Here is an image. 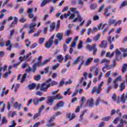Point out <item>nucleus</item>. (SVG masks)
Returning <instances> with one entry per match:
<instances>
[{
    "mask_svg": "<svg viewBox=\"0 0 127 127\" xmlns=\"http://www.w3.org/2000/svg\"><path fill=\"white\" fill-rule=\"evenodd\" d=\"M59 66H60V64L58 63H57L56 64V65H55L53 66L52 69L54 70H56L57 68H58V67H59Z\"/></svg>",
    "mask_w": 127,
    "mask_h": 127,
    "instance_id": "5fc2aeb1",
    "label": "nucleus"
},
{
    "mask_svg": "<svg viewBox=\"0 0 127 127\" xmlns=\"http://www.w3.org/2000/svg\"><path fill=\"white\" fill-rule=\"evenodd\" d=\"M55 100H61L63 99V96H61L59 93L57 94L55 96H54Z\"/></svg>",
    "mask_w": 127,
    "mask_h": 127,
    "instance_id": "4be33fe9",
    "label": "nucleus"
},
{
    "mask_svg": "<svg viewBox=\"0 0 127 127\" xmlns=\"http://www.w3.org/2000/svg\"><path fill=\"white\" fill-rule=\"evenodd\" d=\"M75 16H76V14L75 13H71L70 14V16L68 17V19L69 20H70L71 19H74Z\"/></svg>",
    "mask_w": 127,
    "mask_h": 127,
    "instance_id": "8fccbe9b",
    "label": "nucleus"
},
{
    "mask_svg": "<svg viewBox=\"0 0 127 127\" xmlns=\"http://www.w3.org/2000/svg\"><path fill=\"white\" fill-rule=\"evenodd\" d=\"M100 37H101V35H100V34H98L96 36L94 37L93 39L94 40H95V41H98V40H99Z\"/></svg>",
    "mask_w": 127,
    "mask_h": 127,
    "instance_id": "79ce46f5",
    "label": "nucleus"
},
{
    "mask_svg": "<svg viewBox=\"0 0 127 127\" xmlns=\"http://www.w3.org/2000/svg\"><path fill=\"white\" fill-rule=\"evenodd\" d=\"M34 10V9L33 8H29L27 10V13L28 14V17L29 18H33L34 17V13H33V11Z\"/></svg>",
    "mask_w": 127,
    "mask_h": 127,
    "instance_id": "1a4fd4ad",
    "label": "nucleus"
},
{
    "mask_svg": "<svg viewBox=\"0 0 127 127\" xmlns=\"http://www.w3.org/2000/svg\"><path fill=\"white\" fill-rule=\"evenodd\" d=\"M35 87H36V84L35 83H32L28 86L29 90H33V89H35Z\"/></svg>",
    "mask_w": 127,
    "mask_h": 127,
    "instance_id": "393cba45",
    "label": "nucleus"
},
{
    "mask_svg": "<svg viewBox=\"0 0 127 127\" xmlns=\"http://www.w3.org/2000/svg\"><path fill=\"white\" fill-rule=\"evenodd\" d=\"M43 101H45V97H41L40 98L36 97L33 99V103L34 105L37 106V105H39V103H40V102H43Z\"/></svg>",
    "mask_w": 127,
    "mask_h": 127,
    "instance_id": "39448f33",
    "label": "nucleus"
},
{
    "mask_svg": "<svg viewBox=\"0 0 127 127\" xmlns=\"http://www.w3.org/2000/svg\"><path fill=\"white\" fill-rule=\"evenodd\" d=\"M120 51L123 52V53H127V49H125L124 48H120Z\"/></svg>",
    "mask_w": 127,
    "mask_h": 127,
    "instance_id": "69168bd1",
    "label": "nucleus"
},
{
    "mask_svg": "<svg viewBox=\"0 0 127 127\" xmlns=\"http://www.w3.org/2000/svg\"><path fill=\"white\" fill-rule=\"evenodd\" d=\"M56 117L55 116V115L53 116L50 119V120L48 121L49 123L50 124H51V123H52V122H53V121H54V120H55Z\"/></svg>",
    "mask_w": 127,
    "mask_h": 127,
    "instance_id": "de8ad7c7",
    "label": "nucleus"
},
{
    "mask_svg": "<svg viewBox=\"0 0 127 127\" xmlns=\"http://www.w3.org/2000/svg\"><path fill=\"white\" fill-rule=\"evenodd\" d=\"M81 104H80V108H82L83 106H84V104H85V102L86 101H87V99L85 98V97L83 96L81 97Z\"/></svg>",
    "mask_w": 127,
    "mask_h": 127,
    "instance_id": "5701e85b",
    "label": "nucleus"
},
{
    "mask_svg": "<svg viewBox=\"0 0 127 127\" xmlns=\"http://www.w3.org/2000/svg\"><path fill=\"white\" fill-rule=\"evenodd\" d=\"M41 32V31L40 30H38V31L34 34V37H38L39 35H40V33Z\"/></svg>",
    "mask_w": 127,
    "mask_h": 127,
    "instance_id": "a19ab883",
    "label": "nucleus"
},
{
    "mask_svg": "<svg viewBox=\"0 0 127 127\" xmlns=\"http://www.w3.org/2000/svg\"><path fill=\"white\" fill-rule=\"evenodd\" d=\"M105 69L111 70V69H112V66L111 65L109 64H105L104 66L102 68V71H103L104 73H106L107 71L105 70Z\"/></svg>",
    "mask_w": 127,
    "mask_h": 127,
    "instance_id": "f8f14e48",
    "label": "nucleus"
},
{
    "mask_svg": "<svg viewBox=\"0 0 127 127\" xmlns=\"http://www.w3.org/2000/svg\"><path fill=\"white\" fill-rule=\"evenodd\" d=\"M97 45L96 44L93 45V49L92 50H93V55H96V54L97 53V51H98V49L96 47Z\"/></svg>",
    "mask_w": 127,
    "mask_h": 127,
    "instance_id": "bb28decb",
    "label": "nucleus"
},
{
    "mask_svg": "<svg viewBox=\"0 0 127 127\" xmlns=\"http://www.w3.org/2000/svg\"><path fill=\"white\" fill-rule=\"evenodd\" d=\"M105 7V5L104 4H102L100 8H99V10L98 11V12H102V11H103V10H104V8Z\"/></svg>",
    "mask_w": 127,
    "mask_h": 127,
    "instance_id": "bf43d9fd",
    "label": "nucleus"
},
{
    "mask_svg": "<svg viewBox=\"0 0 127 127\" xmlns=\"http://www.w3.org/2000/svg\"><path fill=\"white\" fill-rule=\"evenodd\" d=\"M40 116H41V113L39 111L38 113H36V114L34 115L33 117L34 120H35V119H37V118L40 117Z\"/></svg>",
    "mask_w": 127,
    "mask_h": 127,
    "instance_id": "ea45409f",
    "label": "nucleus"
},
{
    "mask_svg": "<svg viewBox=\"0 0 127 127\" xmlns=\"http://www.w3.org/2000/svg\"><path fill=\"white\" fill-rule=\"evenodd\" d=\"M50 84H47L46 82H44L41 85L40 90L42 91V92H47V89L50 87Z\"/></svg>",
    "mask_w": 127,
    "mask_h": 127,
    "instance_id": "20e7f679",
    "label": "nucleus"
},
{
    "mask_svg": "<svg viewBox=\"0 0 127 127\" xmlns=\"http://www.w3.org/2000/svg\"><path fill=\"white\" fill-rule=\"evenodd\" d=\"M54 35L51 37V38L49 40V41L47 42L45 44V47H46V48L49 49L50 47H51L52 45L54 44Z\"/></svg>",
    "mask_w": 127,
    "mask_h": 127,
    "instance_id": "7ed1b4c3",
    "label": "nucleus"
},
{
    "mask_svg": "<svg viewBox=\"0 0 127 127\" xmlns=\"http://www.w3.org/2000/svg\"><path fill=\"white\" fill-rule=\"evenodd\" d=\"M86 48L87 49H89V51H93V46H91L90 45H87L86 46Z\"/></svg>",
    "mask_w": 127,
    "mask_h": 127,
    "instance_id": "6e6d98bb",
    "label": "nucleus"
},
{
    "mask_svg": "<svg viewBox=\"0 0 127 127\" xmlns=\"http://www.w3.org/2000/svg\"><path fill=\"white\" fill-rule=\"evenodd\" d=\"M107 46L108 42H107V41L105 40L102 41L101 44L99 45V47H100V48H106Z\"/></svg>",
    "mask_w": 127,
    "mask_h": 127,
    "instance_id": "4468645a",
    "label": "nucleus"
},
{
    "mask_svg": "<svg viewBox=\"0 0 127 127\" xmlns=\"http://www.w3.org/2000/svg\"><path fill=\"white\" fill-rule=\"evenodd\" d=\"M41 79V75L40 74H38L35 76L34 79L35 81H39Z\"/></svg>",
    "mask_w": 127,
    "mask_h": 127,
    "instance_id": "e433bc0d",
    "label": "nucleus"
},
{
    "mask_svg": "<svg viewBox=\"0 0 127 127\" xmlns=\"http://www.w3.org/2000/svg\"><path fill=\"white\" fill-rule=\"evenodd\" d=\"M56 38H58L59 40L61 41L63 40V33H58L56 35Z\"/></svg>",
    "mask_w": 127,
    "mask_h": 127,
    "instance_id": "6ab92c4d",
    "label": "nucleus"
},
{
    "mask_svg": "<svg viewBox=\"0 0 127 127\" xmlns=\"http://www.w3.org/2000/svg\"><path fill=\"white\" fill-rule=\"evenodd\" d=\"M77 4L78 5L83 6V5H84V2L83 1V0H77Z\"/></svg>",
    "mask_w": 127,
    "mask_h": 127,
    "instance_id": "3c124183",
    "label": "nucleus"
},
{
    "mask_svg": "<svg viewBox=\"0 0 127 127\" xmlns=\"http://www.w3.org/2000/svg\"><path fill=\"white\" fill-rule=\"evenodd\" d=\"M65 105V103L63 101H60L59 102L56 106H55L54 107V111H57L59 109V108H61L62 107H64V105Z\"/></svg>",
    "mask_w": 127,
    "mask_h": 127,
    "instance_id": "9d476101",
    "label": "nucleus"
},
{
    "mask_svg": "<svg viewBox=\"0 0 127 127\" xmlns=\"http://www.w3.org/2000/svg\"><path fill=\"white\" fill-rule=\"evenodd\" d=\"M104 85V82H101V83L98 85L97 88L96 86H94L91 90V94H93L95 92L96 95H100L101 94V91H102V87Z\"/></svg>",
    "mask_w": 127,
    "mask_h": 127,
    "instance_id": "f03ea898",
    "label": "nucleus"
},
{
    "mask_svg": "<svg viewBox=\"0 0 127 127\" xmlns=\"http://www.w3.org/2000/svg\"><path fill=\"white\" fill-rule=\"evenodd\" d=\"M111 8H112V6H111V5H109V6H107V7L105 8V12L104 14H107V13L108 12H109V9H111Z\"/></svg>",
    "mask_w": 127,
    "mask_h": 127,
    "instance_id": "49530a36",
    "label": "nucleus"
},
{
    "mask_svg": "<svg viewBox=\"0 0 127 127\" xmlns=\"http://www.w3.org/2000/svg\"><path fill=\"white\" fill-rule=\"evenodd\" d=\"M127 1H124L123 2L121 3V4L119 7V8H120V9H122V8L124 7V6H127Z\"/></svg>",
    "mask_w": 127,
    "mask_h": 127,
    "instance_id": "b1692460",
    "label": "nucleus"
},
{
    "mask_svg": "<svg viewBox=\"0 0 127 127\" xmlns=\"http://www.w3.org/2000/svg\"><path fill=\"white\" fill-rule=\"evenodd\" d=\"M127 64H123V67H122V72L123 73H125L126 71H127Z\"/></svg>",
    "mask_w": 127,
    "mask_h": 127,
    "instance_id": "f704fd0d",
    "label": "nucleus"
},
{
    "mask_svg": "<svg viewBox=\"0 0 127 127\" xmlns=\"http://www.w3.org/2000/svg\"><path fill=\"white\" fill-rule=\"evenodd\" d=\"M72 40H73V38L72 37L68 38L66 41V44H70Z\"/></svg>",
    "mask_w": 127,
    "mask_h": 127,
    "instance_id": "09e8293b",
    "label": "nucleus"
},
{
    "mask_svg": "<svg viewBox=\"0 0 127 127\" xmlns=\"http://www.w3.org/2000/svg\"><path fill=\"white\" fill-rule=\"evenodd\" d=\"M120 54H121V51H120V50L117 49L116 50V57H119Z\"/></svg>",
    "mask_w": 127,
    "mask_h": 127,
    "instance_id": "864d4df0",
    "label": "nucleus"
},
{
    "mask_svg": "<svg viewBox=\"0 0 127 127\" xmlns=\"http://www.w3.org/2000/svg\"><path fill=\"white\" fill-rule=\"evenodd\" d=\"M87 113V110H85L83 112H82V114L80 116L79 118V122H82L83 120V117H84V115H85V113Z\"/></svg>",
    "mask_w": 127,
    "mask_h": 127,
    "instance_id": "c9c22d12",
    "label": "nucleus"
},
{
    "mask_svg": "<svg viewBox=\"0 0 127 127\" xmlns=\"http://www.w3.org/2000/svg\"><path fill=\"white\" fill-rule=\"evenodd\" d=\"M112 89V86H109L107 89L105 90V92L106 94H109V92H110V90Z\"/></svg>",
    "mask_w": 127,
    "mask_h": 127,
    "instance_id": "13d9d810",
    "label": "nucleus"
},
{
    "mask_svg": "<svg viewBox=\"0 0 127 127\" xmlns=\"http://www.w3.org/2000/svg\"><path fill=\"white\" fill-rule=\"evenodd\" d=\"M111 74H112V70H110L108 72H107L105 74L106 78H109V77L111 76Z\"/></svg>",
    "mask_w": 127,
    "mask_h": 127,
    "instance_id": "603ef678",
    "label": "nucleus"
},
{
    "mask_svg": "<svg viewBox=\"0 0 127 127\" xmlns=\"http://www.w3.org/2000/svg\"><path fill=\"white\" fill-rule=\"evenodd\" d=\"M47 4V0H42V2L41 3V6L43 7V6H45Z\"/></svg>",
    "mask_w": 127,
    "mask_h": 127,
    "instance_id": "473e14b6",
    "label": "nucleus"
},
{
    "mask_svg": "<svg viewBox=\"0 0 127 127\" xmlns=\"http://www.w3.org/2000/svg\"><path fill=\"white\" fill-rule=\"evenodd\" d=\"M46 38H41L39 39V44L41 45H42V44H43V43H44V42H45V40H46Z\"/></svg>",
    "mask_w": 127,
    "mask_h": 127,
    "instance_id": "2f4dec72",
    "label": "nucleus"
},
{
    "mask_svg": "<svg viewBox=\"0 0 127 127\" xmlns=\"http://www.w3.org/2000/svg\"><path fill=\"white\" fill-rule=\"evenodd\" d=\"M75 117V113H73L71 115V113H69L66 114V118L69 119V121H72V120H73Z\"/></svg>",
    "mask_w": 127,
    "mask_h": 127,
    "instance_id": "dca6fc26",
    "label": "nucleus"
},
{
    "mask_svg": "<svg viewBox=\"0 0 127 127\" xmlns=\"http://www.w3.org/2000/svg\"><path fill=\"white\" fill-rule=\"evenodd\" d=\"M50 60H51V58L45 60L42 63V65H43V66L46 65V64H47V63H49V62H50Z\"/></svg>",
    "mask_w": 127,
    "mask_h": 127,
    "instance_id": "7c9ffc66",
    "label": "nucleus"
},
{
    "mask_svg": "<svg viewBox=\"0 0 127 127\" xmlns=\"http://www.w3.org/2000/svg\"><path fill=\"white\" fill-rule=\"evenodd\" d=\"M2 69H3V71L4 72H5V71L7 70V66L4 65L3 67H0V79H1V77L2 76V73L1 72V71H2Z\"/></svg>",
    "mask_w": 127,
    "mask_h": 127,
    "instance_id": "ddd939ff",
    "label": "nucleus"
},
{
    "mask_svg": "<svg viewBox=\"0 0 127 127\" xmlns=\"http://www.w3.org/2000/svg\"><path fill=\"white\" fill-rule=\"evenodd\" d=\"M71 11H72V12H73L74 13H75L76 12V11H77V8L76 7H71L70 8Z\"/></svg>",
    "mask_w": 127,
    "mask_h": 127,
    "instance_id": "0e129e2a",
    "label": "nucleus"
},
{
    "mask_svg": "<svg viewBox=\"0 0 127 127\" xmlns=\"http://www.w3.org/2000/svg\"><path fill=\"white\" fill-rule=\"evenodd\" d=\"M17 17H14L13 21L11 23V24L9 25V27H10L11 28V27H14V25H15V24H17Z\"/></svg>",
    "mask_w": 127,
    "mask_h": 127,
    "instance_id": "2eb2a0df",
    "label": "nucleus"
},
{
    "mask_svg": "<svg viewBox=\"0 0 127 127\" xmlns=\"http://www.w3.org/2000/svg\"><path fill=\"white\" fill-rule=\"evenodd\" d=\"M41 66H43L42 65V63L40 61H38L37 63L34 64L32 65V68L31 67H29V68H27L26 69V73L24 74L22 79L21 80V83H23L25 81V79L26 78V76H27V73L30 72H32L33 73H35L37 70L38 67H41Z\"/></svg>",
    "mask_w": 127,
    "mask_h": 127,
    "instance_id": "f257e3e1",
    "label": "nucleus"
},
{
    "mask_svg": "<svg viewBox=\"0 0 127 127\" xmlns=\"http://www.w3.org/2000/svg\"><path fill=\"white\" fill-rule=\"evenodd\" d=\"M111 118V116H107L106 117L103 118L102 120L103 121H105V122H109Z\"/></svg>",
    "mask_w": 127,
    "mask_h": 127,
    "instance_id": "37998d69",
    "label": "nucleus"
},
{
    "mask_svg": "<svg viewBox=\"0 0 127 127\" xmlns=\"http://www.w3.org/2000/svg\"><path fill=\"white\" fill-rule=\"evenodd\" d=\"M19 21L22 23H23V22H25V21H26V19L22 17L19 20Z\"/></svg>",
    "mask_w": 127,
    "mask_h": 127,
    "instance_id": "e2e57ef3",
    "label": "nucleus"
},
{
    "mask_svg": "<svg viewBox=\"0 0 127 127\" xmlns=\"http://www.w3.org/2000/svg\"><path fill=\"white\" fill-rule=\"evenodd\" d=\"M87 105L90 107V108H93L94 107V105L96 104V102H95V100L94 99L91 98L89 100H87Z\"/></svg>",
    "mask_w": 127,
    "mask_h": 127,
    "instance_id": "9b49d317",
    "label": "nucleus"
},
{
    "mask_svg": "<svg viewBox=\"0 0 127 127\" xmlns=\"http://www.w3.org/2000/svg\"><path fill=\"white\" fill-rule=\"evenodd\" d=\"M75 13H77V14H78V16L77 17H75L73 20H72V22H76V21H77V20H79V22H81L82 21V19H83V18H82V16H81V15H80V12H79V11H77L76 10V11H75Z\"/></svg>",
    "mask_w": 127,
    "mask_h": 127,
    "instance_id": "6e6552de",
    "label": "nucleus"
},
{
    "mask_svg": "<svg viewBox=\"0 0 127 127\" xmlns=\"http://www.w3.org/2000/svg\"><path fill=\"white\" fill-rule=\"evenodd\" d=\"M90 9H91V10H94L96 9V8H97V4L91 3L90 4Z\"/></svg>",
    "mask_w": 127,
    "mask_h": 127,
    "instance_id": "a878e982",
    "label": "nucleus"
},
{
    "mask_svg": "<svg viewBox=\"0 0 127 127\" xmlns=\"http://www.w3.org/2000/svg\"><path fill=\"white\" fill-rule=\"evenodd\" d=\"M81 57H78L77 58V59H76L73 62H72V64L73 65H76L77 64L78 62H80V60H81Z\"/></svg>",
    "mask_w": 127,
    "mask_h": 127,
    "instance_id": "412c9836",
    "label": "nucleus"
},
{
    "mask_svg": "<svg viewBox=\"0 0 127 127\" xmlns=\"http://www.w3.org/2000/svg\"><path fill=\"white\" fill-rule=\"evenodd\" d=\"M47 104L48 105H50V106H52L53 104H54V101H55V99L54 98V96H48L47 97Z\"/></svg>",
    "mask_w": 127,
    "mask_h": 127,
    "instance_id": "0eeeda50",
    "label": "nucleus"
},
{
    "mask_svg": "<svg viewBox=\"0 0 127 127\" xmlns=\"http://www.w3.org/2000/svg\"><path fill=\"white\" fill-rule=\"evenodd\" d=\"M125 84H126V81L123 82L119 85V91L120 92H122L123 90H125V88H126V86L125 85Z\"/></svg>",
    "mask_w": 127,
    "mask_h": 127,
    "instance_id": "a211bd4d",
    "label": "nucleus"
},
{
    "mask_svg": "<svg viewBox=\"0 0 127 127\" xmlns=\"http://www.w3.org/2000/svg\"><path fill=\"white\" fill-rule=\"evenodd\" d=\"M56 59L58 60L59 63H62V61H63L64 58L62 55H59L56 57Z\"/></svg>",
    "mask_w": 127,
    "mask_h": 127,
    "instance_id": "f3484780",
    "label": "nucleus"
},
{
    "mask_svg": "<svg viewBox=\"0 0 127 127\" xmlns=\"http://www.w3.org/2000/svg\"><path fill=\"white\" fill-rule=\"evenodd\" d=\"M116 20L113 19V18H111L108 20V24L109 25H112V24L115 23V24H116Z\"/></svg>",
    "mask_w": 127,
    "mask_h": 127,
    "instance_id": "cd10ccee",
    "label": "nucleus"
},
{
    "mask_svg": "<svg viewBox=\"0 0 127 127\" xmlns=\"http://www.w3.org/2000/svg\"><path fill=\"white\" fill-rule=\"evenodd\" d=\"M65 84V78L62 79V81H60L59 85V87H63V85Z\"/></svg>",
    "mask_w": 127,
    "mask_h": 127,
    "instance_id": "4c0bfd02",
    "label": "nucleus"
},
{
    "mask_svg": "<svg viewBox=\"0 0 127 127\" xmlns=\"http://www.w3.org/2000/svg\"><path fill=\"white\" fill-rule=\"evenodd\" d=\"M109 62L110 60H107L106 59H103L101 60V64H102V63H105V64H108V63H109Z\"/></svg>",
    "mask_w": 127,
    "mask_h": 127,
    "instance_id": "58836bf2",
    "label": "nucleus"
},
{
    "mask_svg": "<svg viewBox=\"0 0 127 127\" xmlns=\"http://www.w3.org/2000/svg\"><path fill=\"white\" fill-rule=\"evenodd\" d=\"M83 41H80L78 45V49H81L83 47Z\"/></svg>",
    "mask_w": 127,
    "mask_h": 127,
    "instance_id": "c03bdc74",
    "label": "nucleus"
},
{
    "mask_svg": "<svg viewBox=\"0 0 127 127\" xmlns=\"http://www.w3.org/2000/svg\"><path fill=\"white\" fill-rule=\"evenodd\" d=\"M56 25V23L53 22L52 23V24L50 26V29L49 31H52V30H54V28H55V25Z\"/></svg>",
    "mask_w": 127,
    "mask_h": 127,
    "instance_id": "c85d7f7f",
    "label": "nucleus"
},
{
    "mask_svg": "<svg viewBox=\"0 0 127 127\" xmlns=\"http://www.w3.org/2000/svg\"><path fill=\"white\" fill-rule=\"evenodd\" d=\"M95 76H98L100 72H99V68H96L95 70Z\"/></svg>",
    "mask_w": 127,
    "mask_h": 127,
    "instance_id": "338daca9",
    "label": "nucleus"
},
{
    "mask_svg": "<svg viewBox=\"0 0 127 127\" xmlns=\"http://www.w3.org/2000/svg\"><path fill=\"white\" fill-rule=\"evenodd\" d=\"M84 64V61L82 60L79 64V66H78V70H81V68L82 67V65H83Z\"/></svg>",
    "mask_w": 127,
    "mask_h": 127,
    "instance_id": "680f3d73",
    "label": "nucleus"
},
{
    "mask_svg": "<svg viewBox=\"0 0 127 127\" xmlns=\"http://www.w3.org/2000/svg\"><path fill=\"white\" fill-rule=\"evenodd\" d=\"M65 36L69 37L70 36V34H72V31L71 30H67L65 32Z\"/></svg>",
    "mask_w": 127,
    "mask_h": 127,
    "instance_id": "72a5a7b5",
    "label": "nucleus"
},
{
    "mask_svg": "<svg viewBox=\"0 0 127 127\" xmlns=\"http://www.w3.org/2000/svg\"><path fill=\"white\" fill-rule=\"evenodd\" d=\"M44 72L46 74H48V73H49V66H47L45 68Z\"/></svg>",
    "mask_w": 127,
    "mask_h": 127,
    "instance_id": "4d7b16f0",
    "label": "nucleus"
},
{
    "mask_svg": "<svg viewBox=\"0 0 127 127\" xmlns=\"http://www.w3.org/2000/svg\"><path fill=\"white\" fill-rule=\"evenodd\" d=\"M60 20H59L57 23L56 28V29H58L59 28V27L60 26Z\"/></svg>",
    "mask_w": 127,
    "mask_h": 127,
    "instance_id": "774afa93",
    "label": "nucleus"
},
{
    "mask_svg": "<svg viewBox=\"0 0 127 127\" xmlns=\"http://www.w3.org/2000/svg\"><path fill=\"white\" fill-rule=\"evenodd\" d=\"M101 101H102V99H101L100 97H98L97 98L96 103V106H100V103H101Z\"/></svg>",
    "mask_w": 127,
    "mask_h": 127,
    "instance_id": "a18cd8bd",
    "label": "nucleus"
},
{
    "mask_svg": "<svg viewBox=\"0 0 127 127\" xmlns=\"http://www.w3.org/2000/svg\"><path fill=\"white\" fill-rule=\"evenodd\" d=\"M113 83L114 89H117L118 87H119V85H118V82H117V81H114Z\"/></svg>",
    "mask_w": 127,
    "mask_h": 127,
    "instance_id": "052dcab7",
    "label": "nucleus"
},
{
    "mask_svg": "<svg viewBox=\"0 0 127 127\" xmlns=\"http://www.w3.org/2000/svg\"><path fill=\"white\" fill-rule=\"evenodd\" d=\"M35 26H36V24L35 23H32L30 24L29 29L30 30L28 32L29 34L33 33L35 31Z\"/></svg>",
    "mask_w": 127,
    "mask_h": 127,
    "instance_id": "423d86ee",
    "label": "nucleus"
},
{
    "mask_svg": "<svg viewBox=\"0 0 127 127\" xmlns=\"http://www.w3.org/2000/svg\"><path fill=\"white\" fill-rule=\"evenodd\" d=\"M93 61V58H90L87 59L85 61V66H88L90 64V63Z\"/></svg>",
    "mask_w": 127,
    "mask_h": 127,
    "instance_id": "aec40b11",
    "label": "nucleus"
},
{
    "mask_svg": "<svg viewBox=\"0 0 127 127\" xmlns=\"http://www.w3.org/2000/svg\"><path fill=\"white\" fill-rule=\"evenodd\" d=\"M7 123V119L5 118V117H3L2 118L1 121V126H2L3 124H6Z\"/></svg>",
    "mask_w": 127,
    "mask_h": 127,
    "instance_id": "c756f323",
    "label": "nucleus"
}]
</instances>
